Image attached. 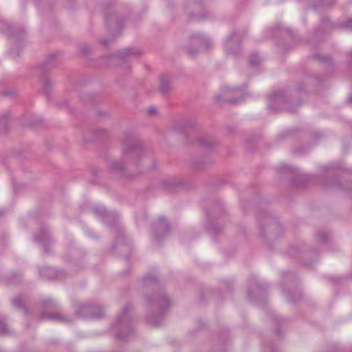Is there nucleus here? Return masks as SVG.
<instances>
[{
	"label": "nucleus",
	"mask_w": 352,
	"mask_h": 352,
	"mask_svg": "<svg viewBox=\"0 0 352 352\" xmlns=\"http://www.w3.org/2000/svg\"><path fill=\"white\" fill-rule=\"evenodd\" d=\"M111 330L115 337L121 340H125L133 334L135 328L130 305H126L118 314Z\"/></svg>",
	"instance_id": "1"
},
{
	"label": "nucleus",
	"mask_w": 352,
	"mask_h": 352,
	"mask_svg": "<svg viewBox=\"0 0 352 352\" xmlns=\"http://www.w3.org/2000/svg\"><path fill=\"white\" fill-rule=\"evenodd\" d=\"M122 142V154L124 157L137 160L142 155V147L135 142L133 133L131 131H126L124 133Z\"/></svg>",
	"instance_id": "2"
},
{
	"label": "nucleus",
	"mask_w": 352,
	"mask_h": 352,
	"mask_svg": "<svg viewBox=\"0 0 352 352\" xmlns=\"http://www.w3.org/2000/svg\"><path fill=\"white\" fill-rule=\"evenodd\" d=\"M170 306V302L164 291L158 287L155 280V327L162 324L164 316Z\"/></svg>",
	"instance_id": "3"
},
{
	"label": "nucleus",
	"mask_w": 352,
	"mask_h": 352,
	"mask_svg": "<svg viewBox=\"0 0 352 352\" xmlns=\"http://www.w3.org/2000/svg\"><path fill=\"white\" fill-rule=\"evenodd\" d=\"M104 315V307L91 302L80 304L75 311V316L82 319H98Z\"/></svg>",
	"instance_id": "4"
},
{
	"label": "nucleus",
	"mask_w": 352,
	"mask_h": 352,
	"mask_svg": "<svg viewBox=\"0 0 352 352\" xmlns=\"http://www.w3.org/2000/svg\"><path fill=\"white\" fill-rule=\"evenodd\" d=\"M141 286L144 292L151 291V294L146 296V301L147 304V308L149 309L150 314L146 316V322L151 326L154 325V317H153V290L154 287V273L149 272L142 277L141 280Z\"/></svg>",
	"instance_id": "5"
},
{
	"label": "nucleus",
	"mask_w": 352,
	"mask_h": 352,
	"mask_svg": "<svg viewBox=\"0 0 352 352\" xmlns=\"http://www.w3.org/2000/svg\"><path fill=\"white\" fill-rule=\"evenodd\" d=\"M138 50L131 48H124L117 54L103 57L102 59L107 67L124 65H128L130 56L138 55Z\"/></svg>",
	"instance_id": "6"
},
{
	"label": "nucleus",
	"mask_w": 352,
	"mask_h": 352,
	"mask_svg": "<svg viewBox=\"0 0 352 352\" xmlns=\"http://www.w3.org/2000/svg\"><path fill=\"white\" fill-rule=\"evenodd\" d=\"M212 44L211 40L208 36L201 33H195L191 35L186 50L190 55H194L201 49H209Z\"/></svg>",
	"instance_id": "7"
},
{
	"label": "nucleus",
	"mask_w": 352,
	"mask_h": 352,
	"mask_svg": "<svg viewBox=\"0 0 352 352\" xmlns=\"http://www.w3.org/2000/svg\"><path fill=\"white\" fill-rule=\"evenodd\" d=\"M91 210L95 216L107 226L113 227L117 225L119 215L116 212H109L100 204L94 206Z\"/></svg>",
	"instance_id": "8"
},
{
	"label": "nucleus",
	"mask_w": 352,
	"mask_h": 352,
	"mask_svg": "<svg viewBox=\"0 0 352 352\" xmlns=\"http://www.w3.org/2000/svg\"><path fill=\"white\" fill-rule=\"evenodd\" d=\"M34 239L43 248L45 254L51 253L50 247L54 244L55 241L47 226H43L39 231L34 234Z\"/></svg>",
	"instance_id": "9"
},
{
	"label": "nucleus",
	"mask_w": 352,
	"mask_h": 352,
	"mask_svg": "<svg viewBox=\"0 0 352 352\" xmlns=\"http://www.w3.org/2000/svg\"><path fill=\"white\" fill-rule=\"evenodd\" d=\"M230 94L236 96H243V89L239 87H230L224 86L221 88V93L215 96V99L218 102L226 101L231 104H236L241 101L243 98H230Z\"/></svg>",
	"instance_id": "10"
},
{
	"label": "nucleus",
	"mask_w": 352,
	"mask_h": 352,
	"mask_svg": "<svg viewBox=\"0 0 352 352\" xmlns=\"http://www.w3.org/2000/svg\"><path fill=\"white\" fill-rule=\"evenodd\" d=\"M38 273L41 277L46 279H60L65 278L67 273L61 269H56L48 265H44L38 268Z\"/></svg>",
	"instance_id": "11"
},
{
	"label": "nucleus",
	"mask_w": 352,
	"mask_h": 352,
	"mask_svg": "<svg viewBox=\"0 0 352 352\" xmlns=\"http://www.w3.org/2000/svg\"><path fill=\"white\" fill-rule=\"evenodd\" d=\"M38 319L40 320H47L52 322L69 324L72 323L73 317L62 314L59 312L48 313L43 312L40 314Z\"/></svg>",
	"instance_id": "12"
},
{
	"label": "nucleus",
	"mask_w": 352,
	"mask_h": 352,
	"mask_svg": "<svg viewBox=\"0 0 352 352\" xmlns=\"http://www.w3.org/2000/svg\"><path fill=\"white\" fill-rule=\"evenodd\" d=\"M118 249L120 252L128 251L131 250V241L126 236L124 232L120 227H118V236L112 247V250L115 251Z\"/></svg>",
	"instance_id": "13"
},
{
	"label": "nucleus",
	"mask_w": 352,
	"mask_h": 352,
	"mask_svg": "<svg viewBox=\"0 0 352 352\" xmlns=\"http://www.w3.org/2000/svg\"><path fill=\"white\" fill-rule=\"evenodd\" d=\"M169 231V225L167 220L162 216L158 217V221L155 223V241H161L164 239Z\"/></svg>",
	"instance_id": "14"
},
{
	"label": "nucleus",
	"mask_w": 352,
	"mask_h": 352,
	"mask_svg": "<svg viewBox=\"0 0 352 352\" xmlns=\"http://www.w3.org/2000/svg\"><path fill=\"white\" fill-rule=\"evenodd\" d=\"M188 13L192 17L199 20H205L209 19V16L207 15V14L204 12V8L201 1L192 2L190 4Z\"/></svg>",
	"instance_id": "15"
},
{
	"label": "nucleus",
	"mask_w": 352,
	"mask_h": 352,
	"mask_svg": "<svg viewBox=\"0 0 352 352\" xmlns=\"http://www.w3.org/2000/svg\"><path fill=\"white\" fill-rule=\"evenodd\" d=\"M104 20L108 27L111 29L113 28H120L123 21L118 16L117 12L113 10H110L104 13Z\"/></svg>",
	"instance_id": "16"
},
{
	"label": "nucleus",
	"mask_w": 352,
	"mask_h": 352,
	"mask_svg": "<svg viewBox=\"0 0 352 352\" xmlns=\"http://www.w3.org/2000/svg\"><path fill=\"white\" fill-rule=\"evenodd\" d=\"M241 41V36L238 33L234 32L233 34L230 36L225 44L226 51L228 54H235L239 50V43Z\"/></svg>",
	"instance_id": "17"
},
{
	"label": "nucleus",
	"mask_w": 352,
	"mask_h": 352,
	"mask_svg": "<svg viewBox=\"0 0 352 352\" xmlns=\"http://www.w3.org/2000/svg\"><path fill=\"white\" fill-rule=\"evenodd\" d=\"M270 103L268 104L269 109L272 111H276V108L274 104H277L278 106L283 104L285 102V95L283 91H276L269 96Z\"/></svg>",
	"instance_id": "18"
},
{
	"label": "nucleus",
	"mask_w": 352,
	"mask_h": 352,
	"mask_svg": "<svg viewBox=\"0 0 352 352\" xmlns=\"http://www.w3.org/2000/svg\"><path fill=\"white\" fill-rule=\"evenodd\" d=\"M110 170L113 174L118 177H127L129 176L126 173L123 163L120 161H112L110 164Z\"/></svg>",
	"instance_id": "19"
},
{
	"label": "nucleus",
	"mask_w": 352,
	"mask_h": 352,
	"mask_svg": "<svg viewBox=\"0 0 352 352\" xmlns=\"http://www.w3.org/2000/svg\"><path fill=\"white\" fill-rule=\"evenodd\" d=\"M28 297L25 295H19L12 300V305L16 308L23 311L26 314H31V311L26 307Z\"/></svg>",
	"instance_id": "20"
},
{
	"label": "nucleus",
	"mask_w": 352,
	"mask_h": 352,
	"mask_svg": "<svg viewBox=\"0 0 352 352\" xmlns=\"http://www.w3.org/2000/svg\"><path fill=\"white\" fill-rule=\"evenodd\" d=\"M39 305L45 309H56L58 307V302L52 296H45L41 299Z\"/></svg>",
	"instance_id": "21"
},
{
	"label": "nucleus",
	"mask_w": 352,
	"mask_h": 352,
	"mask_svg": "<svg viewBox=\"0 0 352 352\" xmlns=\"http://www.w3.org/2000/svg\"><path fill=\"white\" fill-rule=\"evenodd\" d=\"M0 30L10 38H22V36H18L13 30L12 26L4 20H0Z\"/></svg>",
	"instance_id": "22"
},
{
	"label": "nucleus",
	"mask_w": 352,
	"mask_h": 352,
	"mask_svg": "<svg viewBox=\"0 0 352 352\" xmlns=\"http://www.w3.org/2000/svg\"><path fill=\"white\" fill-rule=\"evenodd\" d=\"M160 91L165 95L171 91L172 87L170 79L167 76H162L160 78Z\"/></svg>",
	"instance_id": "23"
},
{
	"label": "nucleus",
	"mask_w": 352,
	"mask_h": 352,
	"mask_svg": "<svg viewBox=\"0 0 352 352\" xmlns=\"http://www.w3.org/2000/svg\"><path fill=\"white\" fill-rule=\"evenodd\" d=\"M56 56L57 54L56 53L49 55L41 65L42 69L47 70L55 67L57 64Z\"/></svg>",
	"instance_id": "24"
},
{
	"label": "nucleus",
	"mask_w": 352,
	"mask_h": 352,
	"mask_svg": "<svg viewBox=\"0 0 352 352\" xmlns=\"http://www.w3.org/2000/svg\"><path fill=\"white\" fill-rule=\"evenodd\" d=\"M192 125L190 120L188 119H184L177 124L175 127V131L178 132H182L185 128L190 127Z\"/></svg>",
	"instance_id": "25"
},
{
	"label": "nucleus",
	"mask_w": 352,
	"mask_h": 352,
	"mask_svg": "<svg viewBox=\"0 0 352 352\" xmlns=\"http://www.w3.org/2000/svg\"><path fill=\"white\" fill-rule=\"evenodd\" d=\"M9 116L10 113L8 111L3 112L0 115V129L1 130H6Z\"/></svg>",
	"instance_id": "26"
},
{
	"label": "nucleus",
	"mask_w": 352,
	"mask_h": 352,
	"mask_svg": "<svg viewBox=\"0 0 352 352\" xmlns=\"http://www.w3.org/2000/svg\"><path fill=\"white\" fill-rule=\"evenodd\" d=\"M43 92L45 95H48L52 89V85L51 81L47 78H43Z\"/></svg>",
	"instance_id": "27"
},
{
	"label": "nucleus",
	"mask_w": 352,
	"mask_h": 352,
	"mask_svg": "<svg viewBox=\"0 0 352 352\" xmlns=\"http://www.w3.org/2000/svg\"><path fill=\"white\" fill-rule=\"evenodd\" d=\"M279 170L280 173H298L297 168L287 164L280 166Z\"/></svg>",
	"instance_id": "28"
},
{
	"label": "nucleus",
	"mask_w": 352,
	"mask_h": 352,
	"mask_svg": "<svg viewBox=\"0 0 352 352\" xmlns=\"http://www.w3.org/2000/svg\"><path fill=\"white\" fill-rule=\"evenodd\" d=\"M198 144L201 146L210 148L213 146L212 142L208 137H202L198 139Z\"/></svg>",
	"instance_id": "29"
},
{
	"label": "nucleus",
	"mask_w": 352,
	"mask_h": 352,
	"mask_svg": "<svg viewBox=\"0 0 352 352\" xmlns=\"http://www.w3.org/2000/svg\"><path fill=\"white\" fill-rule=\"evenodd\" d=\"M261 61L260 56L257 54H252L249 58V64L251 65H258Z\"/></svg>",
	"instance_id": "30"
},
{
	"label": "nucleus",
	"mask_w": 352,
	"mask_h": 352,
	"mask_svg": "<svg viewBox=\"0 0 352 352\" xmlns=\"http://www.w3.org/2000/svg\"><path fill=\"white\" fill-rule=\"evenodd\" d=\"M316 239L318 241L321 242V243H324L326 241H327L328 239H329V234L327 233H326L325 232H318L317 234H316Z\"/></svg>",
	"instance_id": "31"
},
{
	"label": "nucleus",
	"mask_w": 352,
	"mask_h": 352,
	"mask_svg": "<svg viewBox=\"0 0 352 352\" xmlns=\"http://www.w3.org/2000/svg\"><path fill=\"white\" fill-rule=\"evenodd\" d=\"M9 333L8 327L4 319L0 318V334H7Z\"/></svg>",
	"instance_id": "32"
},
{
	"label": "nucleus",
	"mask_w": 352,
	"mask_h": 352,
	"mask_svg": "<svg viewBox=\"0 0 352 352\" xmlns=\"http://www.w3.org/2000/svg\"><path fill=\"white\" fill-rule=\"evenodd\" d=\"M342 28H346L352 30V19H349L344 24L342 25Z\"/></svg>",
	"instance_id": "33"
},
{
	"label": "nucleus",
	"mask_w": 352,
	"mask_h": 352,
	"mask_svg": "<svg viewBox=\"0 0 352 352\" xmlns=\"http://www.w3.org/2000/svg\"><path fill=\"white\" fill-rule=\"evenodd\" d=\"M90 48L89 45L86 43H83L80 45V50L83 53H87L89 51Z\"/></svg>",
	"instance_id": "34"
},
{
	"label": "nucleus",
	"mask_w": 352,
	"mask_h": 352,
	"mask_svg": "<svg viewBox=\"0 0 352 352\" xmlns=\"http://www.w3.org/2000/svg\"><path fill=\"white\" fill-rule=\"evenodd\" d=\"M265 221H267V224L270 226V229L274 226H276V224L273 222L272 219L269 217H265Z\"/></svg>",
	"instance_id": "35"
},
{
	"label": "nucleus",
	"mask_w": 352,
	"mask_h": 352,
	"mask_svg": "<svg viewBox=\"0 0 352 352\" xmlns=\"http://www.w3.org/2000/svg\"><path fill=\"white\" fill-rule=\"evenodd\" d=\"M111 41L109 39H107V38H102L100 40V43L103 45V46H107L109 43H110Z\"/></svg>",
	"instance_id": "36"
},
{
	"label": "nucleus",
	"mask_w": 352,
	"mask_h": 352,
	"mask_svg": "<svg viewBox=\"0 0 352 352\" xmlns=\"http://www.w3.org/2000/svg\"><path fill=\"white\" fill-rule=\"evenodd\" d=\"M322 3H324L326 6H331L333 4L334 0H318Z\"/></svg>",
	"instance_id": "37"
},
{
	"label": "nucleus",
	"mask_w": 352,
	"mask_h": 352,
	"mask_svg": "<svg viewBox=\"0 0 352 352\" xmlns=\"http://www.w3.org/2000/svg\"><path fill=\"white\" fill-rule=\"evenodd\" d=\"M98 135H103L106 133V131L103 130V129H100L98 131H96Z\"/></svg>",
	"instance_id": "38"
},
{
	"label": "nucleus",
	"mask_w": 352,
	"mask_h": 352,
	"mask_svg": "<svg viewBox=\"0 0 352 352\" xmlns=\"http://www.w3.org/2000/svg\"><path fill=\"white\" fill-rule=\"evenodd\" d=\"M10 55H12V56H13L14 57L19 56V52L15 53V52H14V51L12 50L10 51Z\"/></svg>",
	"instance_id": "39"
},
{
	"label": "nucleus",
	"mask_w": 352,
	"mask_h": 352,
	"mask_svg": "<svg viewBox=\"0 0 352 352\" xmlns=\"http://www.w3.org/2000/svg\"><path fill=\"white\" fill-rule=\"evenodd\" d=\"M148 113L149 114H154V107H151L148 109Z\"/></svg>",
	"instance_id": "40"
},
{
	"label": "nucleus",
	"mask_w": 352,
	"mask_h": 352,
	"mask_svg": "<svg viewBox=\"0 0 352 352\" xmlns=\"http://www.w3.org/2000/svg\"><path fill=\"white\" fill-rule=\"evenodd\" d=\"M258 227L261 232H262L263 229V225L262 224L261 220L258 221Z\"/></svg>",
	"instance_id": "41"
},
{
	"label": "nucleus",
	"mask_w": 352,
	"mask_h": 352,
	"mask_svg": "<svg viewBox=\"0 0 352 352\" xmlns=\"http://www.w3.org/2000/svg\"><path fill=\"white\" fill-rule=\"evenodd\" d=\"M206 228H207V230H211V231L213 230H214V229H215L214 227V228L213 227L212 228L206 227Z\"/></svg>",
	"instance_id": "42"
},
{
	"label": "nucleus",
	"mask_w": 352,
	"mask_h": 352,
	"mask_svg": "<svg viewBox=\"0 0 352 352\" xmlns=\"http://www.w3.org/2000/svg\"><path fill=\"white\" fill-rule=\"evenodd\" d=\"M248 296H249L250 298H251V299H252V294H251V292H249V293H248Z\"/></svg>",
	"instance_id": "43"
},
{
	"label": "nucleus",
	"mask_w": 352,
	"mask_h": 352,
	"mask_svg": "<svg viewBox=\"0 0 352 352\" xmlns=\"http://www.w3.org/2000/svg\"><path fill=\"white\" fill-rule=\"evenodd\" d=\"M256 289L260 290V287L258 285L256 286Z\"/></svg>",
	"instance_id": "44"
},
{
	"label": "nucleus",
	"mask_w": 352,
	"mask_h": 352,
	"mask_svg": "<svg viewBox=\"0 0 352 352\" xmlns=\"http://www.w3.org/2000/svg\"><path fill=\"white\" fill-rule=\"evenodd\" d=\"M12 279H13V280H12V283H15V280H14V277H12Z\"/></svg>",
	"instance_id": "45"
},
{
	"label": "nucleus",
	"mask_w": 352,
	"mask_h": 352,
	"mask_svg": "<svg viewBox=\"0 0 352 352\" xmlns=\"http://www.w3.org/2000/svg\"><path fill=\"white\" fill-rule=\"evenodd\" d=\"M3 212L2 210H0V215L2 214Z\"/></svg>",
	"instance_id": "46"
},
{
	"label": "nucleus",
	"mask_w": 352,
	"mask_h": 352,
	"mask_svg": "<svg viewBox=\"0 0 352 352\" xmlns=\"http://www.w3.org/2000/svg\"><path fill=\"white\" fill-rule=\"evenodd\" d=\"M196 168H199L201 167L199 166H198V165L197 166L196 165Z\"/></svg>",
	"instance_id": "47"
},
{
	"label": "nucleus",
	"mask_w": 352,
	"mask_h": 352,
	"mask_svg": "<svg viewBox=\"0 0 352 352\" xmlns=\"http://www.w3.org/2000/svg\"><path fill=\"white\" fill-rule=\"evenodd\" d=\"M351 58H352V52H351Z\"/></svg>",
	"instance_id": "48"
}]
</instances>
